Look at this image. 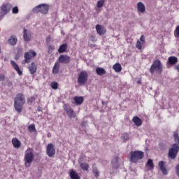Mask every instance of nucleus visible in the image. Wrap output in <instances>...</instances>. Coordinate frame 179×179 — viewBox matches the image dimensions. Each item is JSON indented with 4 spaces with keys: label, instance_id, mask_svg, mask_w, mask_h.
Returning a JSON list of instances; mask_svg holds the SVG:
<instances>
[{
    "label": "nucleus",
    "instance_id": "obj_1",
    "mask_svg": "<svg viewBox=\"0 0 179 179\" xmlns=\"http://www.w3.org/2000/svg\"><path fill=\"white\" fill-rule=\"evenodd\" d=\"M26 103V99L22 94H18L14 99V108L18 114L23 111V106Z\"/></svg>",
    "mask_w": 179,
    "mask_h": 179
},
{
    "label": "nucleus",
    "instance_id": "obj_2",
    "mask_svg": "<svg viewBox=\"0 0 179 179\" xmlns=\"http://www.w3.org/2000/svg\"><path fill=\"white\" fill-rule=\"evenodd\" d=\"M130 155V162L131 163H138L139 160H142L143 159V156H145V153L142 151H131L129 153Z\"/></svg>",
    "mask_w": 179,
    "mask_h": 179
},
{
    "label": "nucleus",
    "instance_id": "obj_3",
    "mask_svg": "<svg viewBox=\"0 0 179 179\" xmlns=\"http://www.w3.org/2000/svg\"><path fill=\"white\" fill-rule=\"evenodd\" d=\"M48 9H50V6L48 4H41L37 6L33 9V12L34 13H42V15H47L48 13Z\"/></svg>",
    "mask_w": 179,
    "mask_h": 179
},
{
    "label": "nucleus",
    "instance_id": "obj_4",
    "mask_svg": "<svg viewBox=\"0 0 179 179\" xmlns=\"http://www.w3.org/2000/svg\"><path fill=\"white\" fill-rule=\"evenodd\" d=\"M0 18H2L5 15H8V13L10 12L12 4H10V3H3L0 7Z\"/></svg>",
    "mask_w": 179,
    "mask_h": 179
},
{
    "label": "nucleus",
    "instance_id": "obj_5",
    "mask_svg": "<svg viewBox=\"0 0 179 179\" xmlns=\"http://www.w3.org/2000/svg\"><path fill=\"white\" fill-rule=\"evenodd\" d=\"M34 160V154L31 151L27 150L24 155V164L26 167H30V164Z\"/></svg>",
    "mask_w": 179,
    "mask_h": 179
},
{
    "label": "nucleus",
    "instance_id": "obj_6",
    "mask_svg": "<svg viewBox=\"0 0 179 179\" xmlns=\"http://www.w3.org/2000/svg\"><path fill=\"white\" fill-rule=\"evenodd\" d=\"M179 152V145L177 143H174L172 148L169 149V157L172 160H174L177 157V155Z\"/></svg>",
    "mask_w": 179,
    "mask_h": 179
},
{
    "label": "nucleus",
    "instance_id": "obj_7",
    "mask_svg": "<svg viewBox=\"0 0 179 179\" xmlns=\"http://www.w3.org/2000/svg\"><path fill=\"white\" fill-rule=\"evenodd\" d=\"M89 79V74L86 71H81L78 77V85H85Z\"/></svg>",
    "mask_w": 179,
    "mask_h": 179
},
{
    "label": "nucleus",
    "instance_id": "obj_8",
    "mask_svg": "<svg viewBox=\"0 0 179 179\" xmlns=\"http://www.w3.org/2000/svg\"><path fill=\"white\" fill-rule=\"evenodd\" d=\"M163 66L162 65V62L160 60H156L154 62L153 64L151 66L150 69V72L151 73H154L155 71H157V72L162 73V69Z\"/></svg>",
    "mask_w": 179,
    "mask_h": 179
},
{
    "label": "nucleus",
    "instance_id": "obj_9",
    "mask_svg": "<svg viewBox=\"0 0 179 179\" xmlns=\"http://www.w3.org/2000/svg\"><path fill=\"white\" fill-rule=\"evenodd\" d=\"M46 155L49 157H54V156H55V148H54V144H48L46 147Z\"/></svg>",
    "mask_w": 179,
    "mask_h": 179
},
{
    "label": "nucleus",
    "instance_id": "obj_10",
    "mask_svg": "<svg viewBox=\"0 0 179 179\" xmlns=\"http://www.w3.org/2000/svg\"><path fill=\"white\" fill-rule=\"evenodd\" d=\"M36 55H37V53H36V52L33 50H30L29 52H25L24 55V62L29 64V62H30V59H31V58H34Z\"/></svg>",
    "mask_w": 179,
    "mask_h": 179
},
{
    "label": "nucleus",
    "instance_id": "obj_11",
    "mask_svg": "<svg viewBox=\"0 0 179 179\" xmlns=\"http://www.w3.org/2000/svg\"><path fill=\"white\" fill-rule=\"evenodd\" d=\"M57 62L60 64H69V62H71V57L67 55H60L57 59Z\"/></svg>",
    "mask_w": 179,
    "mask_h": 179
},
{
    "label": "nucleus",
    "instance_id": "obj_12",
    "mask_svg": "<svg viewBox=\"0 0 179 179\" xmlns=\"http://www.w3.org/2000/svg\"><path fill=\"white\" fill-rule=\"evenodd\" d=\"M158 166L164 176H167V174H169V170L166 168V162H164V161H160L158 163Z\"/></svg>",
    "mask_w": 179,
    "mask_h": 179
},
{
    "label": "nucleus",
    "instance_id": "obj_13",
    "mask_svg": "<svg viewBox=\"0 0 179 179\" xmlns=\"http://www.w3.org/2000/svg\"><path fill=\"white\" fill-rule=\"evenodd\" d=\"M95 29L99 36H104V34H106V32L107 31L106 27L100 24H96Z\"/></svg>",
    "mask_w": 179,
    "mask_h": 179
},
{
    "label": "nucleus",
    "instance_id": "obj_14",
    "mask_svg": "<svg viewBox=\"0 0 179 179\" xmlns=\"http://www.w3.org/2000/svg\"><path fill=\"white\" fill-rule=\"evenodd\" d=\"M64 110L68 115L69 118H75V117H76V113H75V111H73L71 107L66 106L64 107Z\"/></svg>",
    "mask_w": 179,
    "mask_h": 179
},
{
    "label": "nucleus",
    "instance_id": "obj_15",
    "mask_svg": "<svg viewBox=\"0 0 179 179\" xmlns=\"http://www.w3.org/2000/svg\"><path fill=\"white\" fill-rule=\"evenodd\" d=\"M23 38L24 41H30V40H31V33L26 29H24Z\"/></svg>",
    "mask_w": 179,
    "mask_h": 179
},
{
    "label": "nucleus",
    "instance_id": "obj_16",
    "mask_svg": "<svg viewBox=\"0 0 179 179\" xmlns=\"http://www.w3.org/2000/svg\"><path fill=\"white\" fill-rule=\"evenodd\" d=\"M137 10L138 12H140V13H145L146 11V7L145 6V4L142 2H138L137 3Z\"/></svg>",
    "mask_w": 179,
    "mask_h": 179
},
{
    "label": "nucleus",
    "instance_id": "obj_17",
    "mask_svg": "<svg viewBox=\"0 0 179 179\" xmlns=\"http://www.w3.org/2000/svg\"><path fill=\"white\" fill-rule=\"evenodd\" d=\"M10 64H11L13 68L16 71V72H17L18 75H20V76L23 74V72H22L20 71L19 66L17 65V64H16V62L15 61L12 60L10 62Z\"/></svg>",
    "mask_w": 179,
    "mask_h": 179
},
{
    "label": "nucleus",
    "instance_id": "obj_18",
    "mask_svg": "<svg viewBox=\"0 0 179 179\" xmlns=\"http://www.w3.org/2000/svg\"><path fill=\"white\" fill-rule=\"evenodd\" d=\"M8 44L10 45H16L17 43V38L15 36H11L8 40Z\"/></svg>",
    "mask_w": 179,
    "mask_h": 179
},
{
    "label": "nucleus",
    "instance_id": "obj_19",
    "mask_svg": "<svg viewBox=\"0 0 179 179\" xmlns=\"http://www.w3.org/2000/svg\"><path fill=\"white\" fill-rule=\"evenodd\" d=\"M168 62L170 65H176L178 62V58L175 56L169 57L168 59Z\"/></svg>",
    "mask_w": 179,
    "mask_h": 179
},
{
    "label": "nucleus",
    "instance_id": "obj_20",
    "mask_svg": "<svg viewBox=\"0 0 179 179\" xmlns=\"http://www.w3.org/2000/svg\"><path fill=\"white\" fill-rule=\"evenodd\" d=\"M12 143L15 149H19V148H20V146L22 145L20 141H19V139L16 138H13Z\"/></svg>",
    "mask_w": 179,
    "mask_h": 179
},
{
    "label": "nucleus",
    "instance_id": "obj_21",
    "mask_svg": "<svg viewBox=\"0 0 179 179\" xmlns=\"http://www.w3.org/2000/svg\"><path fill=\"white\" fill-rule=\"evenodd\" d=\"M132 121L134 122L136 127H141V125H142V120H141V118H139L138 116L134 117Z\"/></svg>",
    "mask_w": 179,
    "mask_h": 179
},
{
    "label": "nucleus",
    "instance_id": "obj_22",
    "mask_svg": "<svg viewBox=\"0 0 179 179\" xmlns=\"http://www.w3.org/2000/svg\"><path fill=\"white\" fill-rule=\"evenodd\" d=\"M66 50H68V45L66 43H64L58 49V52L59 54H63V52H66Z\"/></svg>",
    "mask_w": 179,
    "mask_h": 179
},
{
    "label": "nucleus",
    "instance_id": "obj_23",
    "mask_svg": "<svg viewBox=\"0 0 179 179\" xmlns=\"http://www.w3.org/2000/svg\"><path fill=\"white\" fill-rule=\"evenodd\" d=\"M70 178L71 179H80V177H79V175L77 173L76 171H73V169H71L70 171Z\"/></svg>",
    "mask_w": 179,
    "mask_h": 179
},
{
    "label": "nucleus",
    "instance_id": "obj_24",
    "mask_svg": "<svg viewBox=\"0 0 179 179\" xmlns=\"http://www.w3.org/2000/svg\"><path fill=\"white\" fill-rule=\"evenodd\" d=\"M84 98L83 96H75L74 101L77 106H80L83 103Z\"/></svg>",
    "mask_w": 179,
    "mask_h": 179
},
{
    "label": "nucleus",
    "instance_id": "obj_25",
    "mask_svg": "<svg viewBox=\"0 0 179 179\" xmlns=\"http://www.w3.org/2000/svg\"><path fill=\"white\" fill-rule=\"evenodd\" d=\"M29 72L31 75H34V73L37 71V66L36 64L31 63V66L29 67Z\"/></svg>",
    "mask_w": 179,
    "mask_h": 179
},
{
    "label": "nucleus",
    "instance_id": "obj_26",
    "mask_svg": "<svg viewBox=\"0 0 179 179\" xmlns=\"http://www.w3.org/2000/svg\"><path fill=\"white\" fill-rule=\"evenodd\" d=\"M113 69L114 71L117 73L121 72L122 71V66H121V64L120 63H116L113 66Z\"/></svg>",
    "mask_w": 179,
    "mask_h": 179
},
{
    "label": "nucleus",
    "instance_id": "obj_27",
    "mask_svg": "<svg viewBox=\"0 0 179 179\" xmlns=\"http://www.w3.org/2000/svg\"><path fill=\"white\" fill-rule=\"evenodd\" d=\"M96 72L99 76H103V75H106V70L101 67L96 68Z\"/></svg>",
    "mask_w": 179,
    "mask_h": 179
},
{
    "label": "nucleus",
    "instance_id": "obj_28",
    "mask_svg": "<svg viewBox=\"0 0 179 179\" xmlns=\"http://www.w3.org/2000/svg\"><path fill=\"white\" fill-rule=\"evenodd\" d=\"M52 72L55 74L58 73V72H59V63L58 62H57L52 69Z\"/></svg>",
    "mask_w": 179,
    "mask_h": 179
},
{
    "label": "nucleus",
    "instance_id": "obj_29",
    "mask_svg": "<svg viewBox=\"0 0 179 179\" xmlns=\"http://www.w3.org/2000/svg\"><path fill=\"white\" fill-rule=\"evenodd\" d=\"M147 167H150L151 170H153L155 169V165L153 164V160L148 159V162L146 164Z\"/></svg>",
    "mask_w": 179,
    "mask_h": 179
},
{
    "label": "nucleus",
    "instance_id": "obj_30",
    "mask_svg": "<svg viewBox=\"0 0 179 179\" xmlns=\"http://www.w3.org/2000/svg\"><path fill=\"white\" fill-rule=\"evenodd\" d=\"M80 166L84 171H87L89 170V164L87 163H80Z\"/></svg>",
    "mask_w": 179,
    "mask_h": 179
},
{
    "label": "nucleus",
    "instance_id": "obj_31",
    "mask_svg": "<svg viewBox=\"0 0 179 179\" xmlns=\"http://www.w3.org/2000/svg\"><path fill=\"white\" fill-rule=\"evenodd\" d=\"M173 138L176 143L179 145V136L178 132L175 131L173 132Z\"/></svg>",
    "mask_w": 179,
    "mask_h": 179
},
{
    "label": "nucleus",
    "instance_id": "obj_32",
    "mask_svg": "<svg viewBox=\"0 0 179 179\" xmlns=\"http://www.w3.org/2000/svg\"><path fill=\"white\" fill-rule=\"evenodd\" d=\"M122 139L123 142H127L128 139H129V136H128V134L124 133L122 135Z\"/></svg>",
    "mask_w": 179,
    "mask_h": 179
},
{
    "label": "nucleus",
    "instance_id": "obj_33",
    "mask_svg": "<svg viewBox=\"0 0 179 179\" xmlns=\"http://www.w3.org/2000/svg\"><path fill=\"white\" fill-rule=\"evenodd\" d=\"M93 173L96 178L100 176V172L99 171V169H97V168L96 167L93 168Z\"/></svg>",
    "mask_w": 179,
    "mask_h": 179
},
{
    "label": "nucleus",
    "instance_id": "obj_34",
    "mask_svg": "<svg viewBox=\"0 0 179 179\" xmlns=\"http://www.w3.org/2000/svg\"><path fill=\"white\" fill-rule=\"evenodd\" d=\"M104 2H106V0H99L96 3L97 8H101L103 5H104Z\"/></svg>",
    "mask_w": 179,
    "mask_h": 179
},
{
    "label": "nucleus",
    "instance_id": "obj_35",
    "mask_svg": "<svg viewBox=\"0 0 179 179\" xmlns=\"http://www.w3.org/2000/svg\"><path fill=\"white\" fill-rule=\"evenodd\" d=\"M174 36L176 38H179V25L176 27V30L174 31Z\"/></svg>",
    "mask_w": 179,
    "mask_h": 179
},
{
    "label": "nucleus",
    "instance_id": "obj_36",
    "mask_svg": "<svg viewBox=\"0 0 179 179\" xmlns=\"http://www.w3.org/2000/svg\"><path fill=\"white\" fill-rule=\"evenodd\" d=\"M28 131L29 132H34L36 131V126H34V124H31L28 128Z\"/></svg>",
    "mask_w": 179,
    "mask_h": 179
},
{
    "label": "nucleus",
    "instance_id": "obj_37",
    "mask_svg": "<svg viewBox=\"0 0 179 179\" xmlns=\"http://www.w3.org/2000/svg\"><path fill=\"white\" fill-rule=\"evenodd\" d=\"M142 42H141L140 41H137L136 44V48H138V50H142Z\"/></svg>",
    "mask_w": 179,
    "mask_h": 179
},
{
    "label": "nucleus",
    "instance_id": "obj_38",
    "mask_svg": "<svg viewBox=\"0 0 179 179\" xmlns=\"http://www.w3.org/2000/svg\"><path fill=\"white\" fill-rule=\"evenodd\" d=\"M55 50V47H54V45H49L48 46V54H51V52H52V51H54Z\"/></svg>",
    "mask_w": 179,
    "mask_h": 179
},
{
    "label": "nucleus",
    "instance_id": "obj_39",
    "mask_svg": "<svg viewBox=\"0 0 179 179\" xmlns=\"http://www.w3.org/2000/svg\"><path fill=\"white\" fill-rule=\"evenodd\" d=\"M51 87L52 89H54L55 90H56V89H58V83H51Z\"/></svg>",
    "mask_w": 179,
    "mask_h": 179
},
{
    "label": "nucleus",
    "instance_id": "obj_40",
    "mask_svg": "<svg viewBox=\"0 0 179 179\" xmlns=\"http://www.w3.org/2000/svg\"><path fill=\"white\" fill-rule=\"evenodd\" d=\"M34 101H36V98L34 96H31L28 99V102L30 103V104H33V103H34Z\"/></svg>",
    "mask_w": 179,
    "mask_h": 179
},
{
    "label": "nucleus",
    "instance_id": "obj_41",
    "mask_svg": "<svg viewBox=\"0 0 179 179\" xmlns=\"http://www.w3.org/2000/svg\"><path fill=\"white\" fill-rule=\"evenodd\" d=\"M12 12L15 15H16L17 13H19V8H17V6L13 8Z\"/></svg>",
    "mask_w": 179,
    "mask_h": 179
},
{
    "label": "nucleus",
    "instance_id": "obj_42",
    "mask_svg": "<svg viewBox=\"0 0 179 179\" xmlns=\"http://www.w3.org/2000/svg\"><path fill=\"white\" fill-rule=\"evenodd\" d=\"M90 41H92V43H96V41H97V38L93 35L90 36Z\"/></svg>",
    "mask_w": 179,
    "mask_h": 179
},
{
    "label": "nucleus",
    "instance_id": "obj_43",
    "mask_svg": "<svg viewBox=\"0 0 179 179\" xmlns=\"http://www.w3.org/2000/svg\"><path fill=\"white\" fill-rule=\"evenodd\" d=\"M176 174L179 178V164L176 166Z\"/></svg>",
    "mask_w": 179,
    "mask_h": 179
},
{
    "label": "nucleus",
    "instance_id": "obj_44",
    "mask_svg": "<svg viewBox=\"0 0 179 179\" xmlns=\"http://www.w3.org/2000/svg\"><path fill=\"white\" fill-rule=\"evenodd\" d=\"M20 55H22V50H18L17 55H15V59L20 58Z\"/></svg>",
    "mask_w": 179,
    "mask_h": 179
},
{
    "label": "nucleus",
    "instance_id": "obj_45",
    "mask_svg": "<svg viewBox=\"0 0 179 179\" xmlns=\"http://www.w3.org/2000/svg\"><path fill=\"white\" fill-rule=\"evenodd\" d=\"M140 41H141L142 44H145V36L142 35L141 36Z\"/></svg>",
    "mask_w": 179,
    "mask_h": 179
},
{
    "label": "nucleus",
    "instance_id": "obj_46",
    "mask_svg": "<svg viewBox=\"0 0 179 179\" xmlns=\"http://www.w3.org/2000/svg\"><path fill=\"white\" fill-rule=\"evenodd\" d=\"M5 80V75L0 74V82H3Z\"/></svg>",
    "mask_w": 179,
    "mask_h": 179
},
{
    "label": "nucleus",
    "instance_id": "obj_47",
    "mask_svg": "<svg viewBox=\"0 0 179 179\" xmlns=\"http://www.w3.org/2000/svg\"><path fill=\"white\" fill-rule=\"evenodd\" d=\"M78 163L80 164V163H83V157H80L78 159Z\"/></svg>",
    "mask_w": 179,
    "mask_h": 179
},
{
    "label": "nucleus",
    "instance_id": "obj_48",
    "mask_svg": "<svg viewBox=\"0 0 179 179\" xmlns=\"http://www.w3.org/2000/svg\"><path fill=\"white\" fill-rule=\"evenodd\" d=\"M175 69H176V71H178V72H179V64L176 66Z\"/></svg>",
    "mask_w": 179,
    "mask_h": 179
},
{
    "label": "nucleus",
    "instance_id": "obj_49",
    "mask_svg": "<svg viewBox=\"0 0 179 179\" xmlns=\"http://www.w3.org/2000/svg\"><path fill=\"white\" fill-rule=\"evenodd\" d=\"M86 122H82L81 125L82 127H86Z\"/></svg>",
    "mask_w": 179,
    "mask_h": 179
},
{
    "label": "nucleus",
    "instance_id": "obj_50",
    "mask_svg": "<svg viewBox=\"0 0 179 179\" xmlns=\"http://www.w3.org/2000/svg\"><path fill=\"white\" fill-rule=\"evenodd\" d=\"M141 83H142V81H141V80H138L137 81V84H138V85H141Z\"/></svg>",
    "mask_w": 179,
    "mask_h": 179
},
{
    "label": "nucleus",
    "instance_id": "obj_51",
    "mask_svg": "<svg viewBox=\"0 0 179 179\" xmlns=\"http://www.w3.org/2000/svg\"><path fill=\"white\" fill-rule=\"evenodd\" d=\"M50 41V39L48 38V39H47V41Z\"/></svg>",
    "mask_w": 179,
    "mask_h": 179
},
{
    "label": "nucleus",
    "instance_id": "obj_52",
    "mask_svg": "<svg viewBox=\"0 0 179 179\" xmlns=\"http://www.w3.org/2000/svg\"><path fill=\"white\" fill-rule=\"evenodd\" d=\"M0 53H1V48H0Z\"/></svg>",
    "mask_w": 179,
    "mask_h": 179
}]
</instances>
